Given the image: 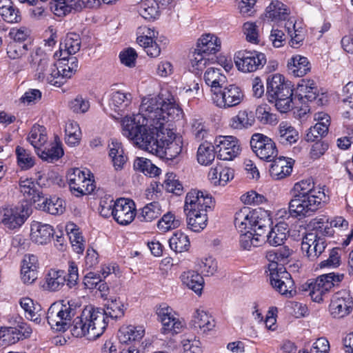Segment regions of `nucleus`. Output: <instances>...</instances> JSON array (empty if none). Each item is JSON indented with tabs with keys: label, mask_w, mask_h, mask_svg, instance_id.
Returning a JSON list of instances; mask_svg holds the SVG:
<instances>
[{
	"label": "nucleus",
	"mask_w": 353,
	"mask_h": 353,
	"mask_svg": "<svg viewBox=\"0 0 353 353\" xmlns=\"http://www.w3.org/2000/svg\"><path fill=\"white\" fill-rule=\"evenodd\" d=\"M68 235L69 236L72 248L77 254H82L84 249V240L78 228L74 224L66 226Z\"/></svg>",
	"instance_id": "09e8293b"
},
{
	"label": "nucleus",
	"mask_w": 353,
	"mask_h": 353,
	"mask_svg": "<svg viewBox=\"0 0 353 353\" xmlns=\"http://www.w3.org/2000/svg\"><path fill=\"white\" fill-rule=\"evenodd\" d=\"M192 132L197 141H201L208 135V129L201 119H193L192 121Z\"/></svg>",
	"instance_id": "774afa93"
},
{
	"label": "nucleus",
	"mask_w": 353,
	"mask_h": 353,
	"mask_svg": "<svg viewBox=\"0 0 353 353\" xmlns=\"http://www.w3.org/2000/svg\"><path fill=\"white\" fill-rule=\"evenodd\" d=\"M277 140L283 145L288 146L295 143L299 138L298 131L290 123H280L276 134Z\"/></svg>",
	"instance_id": "c85d7f7f"
},
{
	"label": "nucleus",
	"mask_w": 353,
	"mask_h": 353,
	"mask_svg": "<svg viewBox=\"0 0 353 353\" xmlns=\"http://www.w3.org/2000/svg\"><path fill=\"white\" fill-rule=\"evenodd\" d=\"M126 308L119 297L111 298L105 309L86 306L81 315L74 319L70 327L71 334L75 337L84 336L88 340H95L104 332L108 319L121 318Z\"/></svg>",
	"instance_id": "f03ea898"
},
{
	"label": "nucleus",
	"mask_w": 353,
	"mask_h": 353,
	"mask_svg": "<svg viewBox=\"0 0 353 353\" xmlns=\"http://www.w3.org/2000/svg\"><path fill=\"white\" fill-rule=\"evenodd\" d=\"M183 285L193 290L196 294H201L203 288L204 280L198 272L189 270L184 272L180 276Z\"/></svg>",
	"instance_id": "e433bc0d"
},
{
	"label": "nucleus",
	"mask_w": 353,
	"mask_h": 353,
	"mask_svg": "<svg viewBox=\"0 0 353 353\" xmlns=\"http://www.w3.org/2000/svg\"><path fill=\"white\" fill-rule=\"evenodd\" d=\"M169 244L170 248L176 252H183L187 251L190 247V241L187 235L176 232L170 239Z\"/></svg>",
	"instance_id": "3c124183"
},
{
	"label": "nucleus",
	"mask_w": 353,
	"mask_h": 353,
	"mask_svg": "<svg viewBox=\"0 0 353 353\" xmlns=\"http://www.w3.org/2000/svg\"><path fill=\"white\" fill-rule=\"evenodd\" d=\"M30 213L27 205L5 208L0 212V221L8 229H17L24 223Z\"/></svg>",
	"instance_id": "4468645a"
},
{
	"label": "nucleus",
	"mask_w": 353,
	"mask_h": 353,
	"mask_svg": "<svg viewBox=\"0 0 353 353\" xmlns=\"http://www.w3.org/2000/svg\"><path fill=\"white\" fill-rule=\"evenodd\" d=\"M164 186L168 192L176 195H181L183 192L182 183L173 173L167 174L166 179L164 181Z\"/></svg>",
	"instance_id": "e2e57ef3"
},
{
	"label": "nucleus",
	"mask_w": 353,
	"mask_h": 353,
	"mask_svg": "<svg viewBox=\"0 0 353 353\" xmlns=\"http://www.w3.org/2000/svg\"><path fill=\"white\" fill-rule=\"evenodd\" d=\"M133 167L134 170L150 177L159 176L161 173V170L150 160L143 157H137L134 161Z\"/></svg>",
	"instance_id": "a18cd8bd"
},
{
	"label": "nucleus",
	"mask_w": 353,
	"mask_h": 353,
	"mask_svg": "<svg viewBox=\"0 0 353 353\" xmlns=\"http://www.w3.org/2000/svg\"><path fill=\"white\" fill-rule=\"evenodd\" d=\"M343 274L331 272L319 276L308 283V290L312 300L320 303L332 289L338 286L343 279Z\"/></svg>",
	"instance_id": "1a4fd4ad"
},
{
	"label": "nucleus",
	"mask_w": 353,
	"mask_h": 353,
	"mask_svg": "<svg viewBox=\"0 0 353 353\" xmlns=\"http://www.w3.org/2000/svg\"><path fill=\"white\" fill-rule=\"evenodd\" d=\"M288 15L286 6L279 1H272L265 12V17L268 21L275 22L285 21Z\"/></svg>",
	"instance_id": "72a5a7b5"
},
{
	"label": "nucleus",
	"mask_w": 353,
	"mask_h": 353,
	"mask_svg": "<svg viewBox=\"0 0 353 353\" xmlns=\"http://www.w3.org/2000/svg\"><path fill=\"white\" fill-rule=\"evenodd\" d=\"M183 141L181 137L176 136L168 144L162 148V156L165 155L167 159L176 157L182 151Z\"/></svg>",
	"instance_id": "8fccbe9b"
},
{
	"label": "nucleus",
	"mask_w": 353,
	"mask_h": 353,
	"mask_svg": "<svg viewBox=\"0 0 353 353\" xmlns=\"http://www.w3.org/2000/svg\"><path fill=\"white\" fill-rule=\"evenodd\" d=\"M221 72V68H209L204 74V81L210 86L212 95L214 94V88H221L227 81L226 77Z\"/></svg>",
	"instance_id": "4c0bfd02"
},
{
	"label": "nucleus",
	"mask_w": 353,
	"mask_h": 353,
	"mask_svg": "<svg viewBox=\"0 0 353 353\" xmlns=\"http://www.w3.org/2000/svg\"><path fill=\"white\" fill-rule=\"evenodd\" d=\"M326 246L324 238L318 236L316 233L310 232L303 238L301 250L306 253L310 260L314 261L325 251Z\"/></svg>",
	"instance_id": "aec40b11"
},
{
	"label": "nucleus",
	"mask_w": 353,
	"mask_h": 353,
	"mask_svg": "<svg viewBox=\"0 0 353 353\" xmlns=\"http://www.w3.org/2000/svg\"><path fill=\"white\" fill-rule=\"evenodd\" d=\"M0 339H2L3 341L8 345L14 344L20 340V334H19L18 330L16 327H1L0 328Z\"/></svg>",
	"instance_id": "0e129e2a"
},
{
	"label": "nucleus",
	"mask_w": 353,
	"mask_h": 353,
	"mask_svg": "<svg viewBox=\"0 0 353 353\" xmlns=\"http://www.w3.org/2000/svg\"><path fill=\"white\" fill-rule=\"evenodd\" d=\"M81 47L80 36L74 32H70L65 36L63 42L60 44V57L62 60H65L63 54H73L77 53Z\"/></svg>",
	"instance_id": "f704fd0d"
},
{
	"label": "nucleus",
	"mask_w": 353,
	"mask_h": 353,
	"mask_svg": "<svg viewBox=\"0 0 353 353\" xmlns=\"http://www.w3.org/2000/svg\"><path fill=\"white\" fill-rule=\"evenodd\" d=\"M215 148L210 143H202L196 153L198 163L203 165H208L212 163L215 158Z\"/></svg>",
	"instance_id": "37998d69"
},
{
	"label": "nucleus",
	"mask_w": 353,
	"mask_h": 353,
	"mask_svg": "<svg viewBox=\"0 0 353 353\" xmlns=\"http://www.w3.org/2000/svg\"><path fill=\"white\" fill-rule=\"evenodd\" d=\"M67 181L71 192L76 196L91 194L95 189L94 180L91 179L89 172L77 168L68 171Z\"/></svg>",
	"instance_id": "9b49d317"
},
{
	"label": "nucleus",
	"mask_w": 353,
	"mask_h": 353,
	"mask_svg": "<svg viewBox=\"0 0 353 353\" xmlns=\"http://www.w3.org/2000/svg\"><path fill=\"white\" fill-rule=\"evenodd\" d=\"M234 60L238 70L245 73L263 68L267 61L265 54L255 50H239L235 53Z\"/></svg>",
	"instance_id": "f8f14e48"
},
{
	"label": "nucleus",
	"mask_w": 353,
	"mask_h": 353,
	"mask_svg": "<svg viewBox=\"0 0 353 353\" xmlns=\"http://www.w3.org/2000/svg\"><path fill=\"white\" fill-rule=\"evenodd\" d=\"M258 219L257 211L251 210L250 208L244 207L236 212L234 225L240 232L252 230L253 221Z\"/></svg>",
	"instance_id": "b1692460"
},
{
	"label": "nucleus",
	"mask_w": 353,
	"mask_h": 353,
	"mask_svg": "<svg viewBox=\"0 0 353 353\" xmlns=\"http://www.w3.org/2000/svg\"><path fill=\"white\" fill-rule=\"evenodd\" d=\"M214 148L219 159L231 161L241 152V145L236 137L233 136H219L214 141Z\"/></svg>",
	"instance_id": "a211bd4d"
},
{
	"label": "nucleus",
	"mask_w": 353,
	"mask_h": 353,
	"mask_svg": "<svg viewBox=\"0 0 353 353\" xmlns=\"http://www.w3.org/2000/svg\"><path fill=\"white\" fill-rule=\"evenodd\" d=\"M159 3L155 0H143L138 6L137 11L145 19H155L159 15Z\"/></svg>",
	"instance_id": "49530a36"
},
{
	"label": "nucleus",
	"mask_w": 353,
	"mask_h": 353,
	"mask_svg": "<svg viewBox=\"0 0 353 353\" xmlns=\"http://www.w3.org/2000/svg\"><path fill=\"white\" fill-rule=\"evenodd\" d=\"M176 136L172 122H168L159 128L150 127L141 131H136L132 136L126 137L140 148L162 157V148Z\"/></svg>",
	"instance_id": "20e7f679"
},
{
	"label": "nucleus",
	"mask_w": 353,
	"mask_h": 353,
	"mask_svg": "<svg viewBox=\"0 0 353 353\" xmlns=\"http://www.w3.org/2000/svg\"><path fill=\"white\" fill-rule=\"evenodd\" d=\"M244 99V93L240 87L230 84L214 89L212 95L213 103L219 108L227 109L239 105Z\"/></svg>",
	"instance_id": "9d476101"
},
{
	"label": "nucleus",
	"mask_w": 353,
	"mask_h": 353,
	"mask_svg": "<svg viewBox=\"0 0 353 353\" xmlns=\"http://www.w3.org/2000/svg\"><path fill=\"white\" fill-rule=\"evenodd\" d=\"M255 122V115L249 110H241L237 114L232 117L230 126L236 130L248 129L252 127Z\"/></svg>",
	"instance_id": "2f4dec72"
},
{
	"label": "nucleus",
	"mask_w": 353,
	"mask_h": 353,
	"mask_svg": "<svg viewBox=\"0 0 353 353\" xmlns=\"http://www.w3.org/2000/svg\"><path fill=\"white\" fill-rule=\"evenodd\" d=\"M0 15L5 21L10 23H18L21 19L19 10L13 5L12 1L0 9Z\"/></svg>",
	"instance_id": "4d7b16f0"
},
{
	"label": "nucleus",
	"mask_w": 353,
	"mask_h": 353,
	"mask_svg": "<svg viewBox=\"0 0 353 353\" xmlns=\"http://www.w3.org/2000/svg\"><path fill=\"white\" fill-rule=\"evenodd\" d=\"M39 156L44 161L53 163L59 159L63 155V150L61 143L55 142L50 148H46L38 153Z\"/></svg>",
	"instance_id": "864d4df0"
},
{
	"label": "nucleus",
	"mask_w": 353,
	"mask_h": 353,
	"mask_svg": "<svg viewBox=\"0 0 353 353\" xmlns=\"http://www.w3.org/2000/svg\"><path fill=\"white\" fill-rule=\"evenodd\" d=\"M288 69L294 76L301 77L311 70V64L307 58L300 54L292 56L288 61Z\"/></svg>",
	"instance_id": "a878e982"
},
{
	"label": "nucleus",
	"mask_w": 353,
	"mask_h": 353,
	"mask_svg": "<svg viewBox=\"0 0 353 353\" xmlns=\"http://www.w3.org/2000/svg\"><path fill=\"white\" fill-rule=\"evenodd\" d=\"M221 48V41L214 34H206L199 39L196 48L191 59L192 67L198 70L205 68L209 59L207 55L214 54Z\"/></svg>",
	"instance_id": "6e6552de"
},
{
	"label": "nucleus",
	"mask_w": 353,
	"mask_h": 353,
	"mask_svg": "<svg viewBox=\"0 0 353 353\" xmlns=\"http://www.w3.org/2000/svg\"><path fill=\"white\" fill-rule=\"evenodd\" d=\"M182 110L174 96L168 90L157 96L144 97L139 107V112L132 117H125L121 123L123 136L131 137L136 131L150 127L159 128L179 119Z\"/></svg>",
	"instance_id": "f257e3e1"
},
{
	"label": "nucleus",
	"mask_w": 353,
	"mask_h": 353,
	"mask_svg": "<svg viewBox=\"0 0 353 353\" xmlns=\"http://www.w3.org/2000/svg\"><path fill=\"white\" fill-rule=\"evenodd\" d=\"M352 310L353 300L348 291L341 290L332 296L329 306V312L333 318H344L350 314Z\"/></svg>",
	"instance_id": "f3484780"
},
{
	"label": "nucleus",
	"mask_w": 353,
	"mask_h": 353,
	"mask_svg": "<svg viewBox=\"0 0 353 353\" xmlns=\"http://www.w3.org/2000/svg\"><path fill=\"white\" fill-rule=\"evenodd\" d=\"M267 94L269 101L274 103L281 112L289 111L295 104L292 84L285 81V77L280 74H274L268 77Z\"/></svg>",
	"instance_id": "39448f33"
},
{
	"label": "nucleus",
	"mask_w": 353,
	"mask_h": 353,
	"mask_svg": "<svg viewBox=\"0 0 353 353\" xmlns=\"http://www.w3.org/2000/svg\"><path fill=\"white\" fill-rule=\"evenodd\" d=\"M252 231H244L245 232H241L242 234L240 235L239 243L243 250H250L252 247H257L261 243L265 241L261 237L256 236L255 232L253 233Z\"/></svg>",
	"instance_id": "6e6d98bb"
},
{
	"label": "nucleus",
	"mask_w": 353,
	"mask_h": 353,
	"mask_svg": "<svg viewBox=\"0 0 353 353\" xmlns=\"http://www.w3.org/2000/svg\"><path fill=\"white\" fill-rule=\"evenodd\" d=\"M270 168V174L274 180H280L289 176L292 171V165L284 157L274 159Z\"/></svg>",
	"instance_id": "bb28decb"
},
{
	"label": "nucleus",
	"mask_w": 353,
	"mask_h": 353,
	"mask_svg": "<svg viewBox=\"0 0 353 353\" xmlns=\"http://www.w3.org/2000/svg\"><path fill=\"white\" fill-rule=\"evenodd\" d=\"M111 215L120 225L130 224L136 216L135 204L132 200L120 198L110 205Z\"/></svg>",
	"instance_id": "dca6fc26"
},
{
	"label": "nucleus",
	"mask_w": 353,
	"mask_h": 353,
	"mask_svg": "<svg viewBox=\"0 0 353 353\" xmlns=\"http://www.w3.org/2000/svg\"><path fill=\"white\" fill-rule=\"evenodd\" d=\"M21 307L25 312L26 317L39 324L41 321V314L39 312L41 310L40 305L34 303L33 300L29 297H23L19 301Z\"/></svg>",
	"instance_id": "ea45409f"
},
{
	"label": "nucleus",
	"mask_w": 353,
	"mask_h": 353,
	"mask_svg": "<svg viewBox=\"0 0 353 353\" xmlns=\"http://www.w3.org/2000/svg\"><path fill=\"white\" fill-rule=\"evenodd\" d=\"M132 99L130 93L121 91L114 92L109 100V106L119 114H121L131 104Z\"/></svg>",
	"instance_id": "473e14b6"
},
{
	"label": "nucleus",
	"mask_w": 353,
	"mask_h": 353,
	"mask_svg": "<svg viewBox=\"0 0 353 353\" xmlns=\"http://www.w3.org/2000/svg\"><path fill=\"white\" fill-rule=\"evenodd\" d=\"M157 314L163 325L161 328L163 334L173 335L181 332L183 324L179 319L174 316V314L170 307L165 304H162L157 309Z\"/></svg>",
	"instance_id": "6ab92c4d"
},
{
	"label": "nucleus",
	"mask_w": 353,
	"mask_h": 353,
	"mask_svg": "<svg viewBox=\"0 0 353 353\" xmlns=\"http://www.w3.org/2000/svg\"><path fill=\"white\" fill-rule=\"evenodd\" d=\"M256 117L263 124L272 125L277 123L276 115L270 112V108L268 105L258 106L256 110Z\"/></svg>",
	"instance_id": "052dcab7"
},
{
	"label": "nucleus",
	"mask_w": 353,
	"mask_h": 353,
	"mask_svg": "<svg viewBox=\"0 0 353 353\" xmlns=\"http://www.w3.org/2000/svg\"><path fill=\"white\" fill-rule=\"evenodd\" d=\"M214 201L210 193L206 191L192 190L190 191L185 200L184 208H195V210H212L214 207Z\"/></svg>",
	"instance_id": "412c9836"
},
{
	"label": "nucleus",
	"mask_w": 353,
	"mask_h": 353,
	"mask_svg": "<svg viewBox=\"0 0 353 353\" xmlns=\"http://www.w3.org/2000/svg\"><path fill=\"white\" fill-rule=\"evenodd\" d=\"M66 282L64 271L51 269L46 276V285L48 290L57 291L61 289Z\"/></svg>",
	"instance_id": "79ce46f5"
},
{
	"label": "nucleus",
	"mask_w": 353,
	"mask_h": 353,
	"mask_svg": "<svg viewBox=\"0 0 353 353\" xmlns=\"http://www.w3.org/2000/svg\"><path fill=\"white\" fill-rule=\"evenodd\" d=\"M43 51L41 48H37L35 55L32 56L33 61L36 57H41L37 64L35 72V77L40 81H46L53 85L60 87L66 79L72 77L78 70V61L76 57H71L67 60V63L59 65L51 61L46 55H42Z\"/></svg>",
	"instance_id": "7ed1b4c3"
},
{
	"label": "nucleus",
	"mask_w": 353,
	"mask_h": 353,
	"mask_svg": "<svg viewBox=\"0 0 353 353\" xmlns=\"http://www.w3.org/2000/svg\"><path fill=\"white\" fill-rule=\"evenodd\" d=\"M199 270L204 276L213 275L217 270V263L212 257L201 259L198 263Z\"/></svg>",
	"instance_id": "338daca9"
},
{
	"label": "nucleus",
	"mask_w": 353,
	"mask_h": 353,
	"mask_svg": "<svg viewBox=\"0 0 353 353\" xmlns=\"http://www.w3.org/2000/svg\"><path fill=\"white\" fill-rule=\"evenodd\" d=\"M76 307L73 303L64 301L55 302L49 307L47 312V320L51 328L56 331L64 332L76 314Z\"/></svg>",
	"instance_id": "0eeeda50"
},
{
	"label": "nucleus",
	"mask_w": 353,
	"mask_h": 353,
	"mask_svg": "<svg viewBox=\"0 0 353 353\" xmlns=\"http://www.w3.org/2000/svg\"><path fill=\"white\" fill-rule=\"evenodd\" d=\"M37 208L43 210L52 215L61 214L64 210L63 201L57 196L45 198L42 196V199L38 202Z\"/></svg>",
	"instance_id": "c9c22d12"
},
{
	"label": "nucleus",
	"mask_w": 353,
	"mask_h": 353,
	"mask_svg": "<svg viewBox=\"0 0 353 353\" xmlns=\"http://www.w3.org/2000/svg\"><path fill=\"white\" fill-rule=\"evenodd\" d=\"M321 189L320 187L316 188L314 182L310 179L302 180L294 185L291 190L292 199L303 198L310 194L312 191Z\"/></svg>",
	"instance_id": "c03bdc74"
},
{
	"label": "nucleus",
	"mask_w": 353,
	"mask_h": 353,
	"mask_svg": "<svg viewBox=\"0 0 353 353\" xmlns=\"http://www.w3.org/2000/svg\"><path fill=\"white\" fill-rule=\"evenodd\" d=\"M145 330L142 327L129 325L122 327L119 330L118 338L121 343H128L130 341H139L144 336Z\"/></svg>",
	"instance_id": "58836bf2"
},
{
	"label": "nucleus",
	"mask_w": 353,
	"mask_h": 353,
	"mask_svg": "<svg viewBox=\"0 0 353 353\" xmlns=\"http://www.w3.org/2000/svg\"><path fill=\"white\" fill-rule=\"evenodd\" d=\"M137 43L139 45H149L156 38L157 32L154 28L141 26L137 30Z\"/></svg>",
	"instance_id": "680f3d73"
},
{
	"label": "nucleus",
	"mask_w": 353,
	"mask_h": 353,
	"mask_svg": "<svg viewBox=\"0 0 353 353\" xmlns=\"http://www.w3.org/2000/svg\"><path fill=\"white\" fill-rule=\"evenodd\" d=\"M28 50L27 44L12 41L7 47V54L12 59H18L26 54Z\"/></svg>",
	"instance_id": "69168bd1"
},
{
	"label": "nucleus",
	"mask_w": 353,
	"mask_h": 353,
	"mask_svg": "<svg viewBox=\"0 0 353 353\" xmlns=\"http://www.w3.org/2000/svg\"><path fill=\"white\" fill-rule=\"evenodd\" d=\"M288 232V224L279 222L267 234H265V239L266 238V241L272 246L281 245L286 240Z\"/></svg>",
	"instance_id": "7c9ffc66"
},
{
	"label": "nucleus",
	"mask_w": 353,
	"mask_h": 353,
	"mask_svg": "<svg viewBox=\"0 0 353 353\" xmlns=\"http://www.w3.org/2000/svg\"><path fill=\"white\" fill-rule=\"evenodd\" d=\"M17 163L23 170H28L34 165V157L27 150L17 146L16 148Z\"/></svg>",
	"instance_id": "bf43d9fd"
},
{
	"label": "nucleus",
	"mask_w": 353,
	"mask_h": 353,
	"mask_svg": "<svg viewBox=\"0 0 353 353\" xmlns=\"http://www.w3.org/2000/svg\"><path fill=\"white\" fill-rule=\"evenodd\" d=\"M292 251L287 247L269 250L266 252V259L270 262L269 270H277L280 267L289 262Z\"/></svg>",
	"instance_id": "393cba45"
},
{
	"label": "nucleus",
	"mask_w": 353,
	"mask_h": 353,
	"mask_svg": "<svg viewBox=\"0 0 353 353\" xmlns=\"http://www.w3.org/2000/svg\"><path fill=\"white\" fill-rule=\"evenodd\" d=\"M28 140L34 148L39 149L47 141L44 127L39 125H33L28 137Z\"/></svg>",
	"instance_id": "603ef678"
},
{
	"label": "nucleus",
	"mask_w": 353,
	"mask_h": 353,
	"mask_svg": "<svg viewBox=\"0 0 353 353\" xmlns=\"http://www.w3.org/2000/svg\"><path fill=\"white\" fill-rule=\"evenodd\" d=\"M161 213L160 205L157 202H152L142 208L138 219L141 221L150 222L158 218Z\"/></svg>",
	"instance_id": "5fc2aeb1"
},
{
	"label": "nucleus",
	"mask_w": 353,
	"mask_h": 353,
	"mask_svg": "<svg viewBox=\"0 0 353 353\" xmlns=\"http://www.w3.org/2000/svg\"><path fill=\"white\" fill-rule=\"evenodd\" d=\"M258 219L253 221L252 231L265 241L267 228L270 225V218L265 211H257Z\"/></svg>",
	"instance_id": "de8ad7c7"
},
{
	"label": "nucleus",
	"mask_w": 353,
	"mask_h": 353,
	"mask_svg": "<svg viewBox=\"0 0 353 353\" xmlns=\"http://www.w3.org/2000/svg\"><path fill=\"white\" fill-rule=\"evenodd\" d=\"M327 201L324 189L313 190L303 198L292 199L289 203V212L292 216H310L316 211L321 203Z\"/></svg>",
	"instance_id": "423d86ee"
},
{
	"label": "nucleus",
	"mask_w": 353,
	"mask_h": 353,
	"mask_svg": "<svg viewBox=\"0 0 353 353\" xmlns=\"http://www.w3.org/2000/svg\"><path fill=\"white\" fill-rule=\"evenodd\" d=\"M187 216L188 228L195 232H199L207 225L208 215L205 210H195V208H184Z\"/></svg>",
	"instance_id": "5701e85b"
},
{
	"label": "nucleus",
	"mask_w": 353,
	"mask_h": 353,
	"mask_svg": "<svg viewBox=\"0 0 353 353\" xmlns=\"http://www.w3.org/2000/svg\"><path fill=\"white\" fill-rule=\"evenodd\" d=\"M181 223L180 219L176 218L172 213L168 212L158 221L157 227L161 231L165 232L179 227Z\"/></svg>",
	"instance_id": "13d9d810"
},
{
	"label": "nucleus",
	"mask_w": 353,
	"mask_h": 353,
	"mask_svg": "<svg viewBox=\"0 0 353 353\" xmlns=\"http://www.w3.org/2000/svg\"><path fill=\"white\" fill-rule=\"evenodd\" d=\"M250 144L253 152L262 160L271 162L278 154L275 143L263 134L254 133Z\"/></svg>",
	"instance_id": "ddd939ff"
},
{
	"label": "nucleus",
	"mask_w": 353,
	"mask_h": 353,
	"mask_svg": "<svg viewBox=\"0 0 353 353\" xmlns=\"http://www.w3.org/2000/svg\"><path fill=\"white\" fill-rule=\"evenodd\" d=\"M19 188L21 192L30 202L38 203L41 201L43 192L41 190V187L31 179L21 180L19 183Z\"/></svg>",
	"instance_id": "cd10ccee"
},
{
	"label": "nucleus",
	"mask_w": 353,
	"mask_h": 353,
	"mask_svg": "<svg viewBox=\"0 0 353 353\" xmlns=\"http://www.w3.org/2000/svg\"><path fill=\"white\" fill-rule=\"evenodd\" d=\"M54 235L52 227L41 222L33 221L30 228L31 240L41 245L47 244L51 241Z\"/></svg>",
	"instance_id": "4be33fe9"
},
{
	"label": "nucleus",
	"mask_w": 353,
	"mask_h": 353,
	"mask_svg": "<svg viewBox=\"0 0 353 353\" xmlns=\"http://www.w3.org/2000/svg\"><path fill=\"white\" fill-rule=\"evenodd\" d=\"M270 272V283L277 292L287 298H291L296 294L294 281L284 267Z\"/></svg>",
	"instance_id": "2eb2a0df"
},
{
	"label": "nucleus",
	"mask_w": 353,
	"mask_h": 353,
	"mask_svg": "<svg viewBox=\"0 0 353 353\" xmlns=\"http://www.w3.org/2000/svg\"><path fill=\"white\" fill-rule=\"evenodd\" d=\"M302 83L299 84L294 94V102L298 99L299 101L304 99L309 101L315 100L318 96V89L313 80L302 79Z\"/></svg>",
	"instance_id": "c756f323"
},
{
	"label": "nucleus",
	"mask_w": 353,
	"mask_h": 353,
	"mask_svg": "<svg viewBox=\"0 0 353 353\" xmlns=\"http://www.w3.org/2000/svg\"><path fill=\"white\" fill-rule=\"evenodd\" d=\"M192 325L200 329L203 332L210 331L214 327V320L206 312L197 310L192 320Z\"/></svg>",
	"instance_id": "a19ab883"
}]
</instances>
